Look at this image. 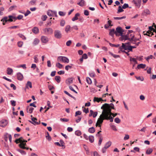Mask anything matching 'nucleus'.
<instances>
[{
  "instance_id": "obj_1",
  "label": "nucleus",
  "mask_w": 156,
  "mask_h": 156,
  "mask_svg": "<svg viewBox=\"0 0 156 156\" xmlns=\"http://www.w3.org/2000/svg\"><path fill=\"white\" fill-rule=\"evenodd\" d=\"M16 20V17L13 16L11 15H9L8 17L5 16L1 20V21L2 22L3 25H5L6 23L7 22H10L13 21L14 20L15 21Z\"/></svg>"
},
{
  "instance_id": "obj_2",
  "label": "nucleus",
  "mask_w": 156,
  "mask_h": 156,
  "mask_svg": "<svg viewBox=\"0 0 156 156\" xmlns=\"http://www.w3.org/2000/svg\"><path fill=\"white\" fill-rule=\"evenodd\" d=\"M105 119V112L102 111L101 114L98 119L97 122L96 124V127L98 126L101 127V124H102L103 122V120Z\"/></svg>"
},
{
  "instance_id": "obj_3",
  "label": "nucleus",
  "mask_w": 156,
  "mask_h": 156,
  "mask_svg": "<svg viewBox=\"0 0 156 156\" xmlns=\"http://www.w3.org/2000/svg\"><path fill=\"white\" fill-rule=\"evenodd\" d=\"M108 107L111 110V109H114V105L113 103H111L110 104L107 103H105L101 107V108L103 109V111L106 113L108 112V111L106 110V108Z\"/></svg>"
},
{
  "instance_id": "obj_4",
  "label": "nucleus",
  "mask_w": 156,
  "mask_h": 156,
  "mask_svg": "<svg viewBox=\"0 0 156 156\" xmlns=\"http://www.w3.org/2000/svg\"><path fill=\"white\" fill-rule=\"evenodd\" d=\"M57 60L58 62L64 63H68L69 62V60L68 58L65 56H59L57 58Z\"/></svg>"
},
{
  "instance_id": "obj_5",
  "label": "nucleus",
  "mask_w": 156,
  "mask_h": 156,
  "mask_svg": "<svg viewBox=\"0 0 156 156\" xmlns=\"http://www.w3.org/2000/svg\"><path fill=\"white\" fill-rule=\"evenodd\" d=\"M133 32L132 30H129L127 34L123 35L122 34V36H121L122 40H128L130 41V39H131V38L129 37V33H132Z\"/></svg>"
},
{
  "instance_id": "obj_6",
  "label": "nucleus",
  "mask_w": 156,
  "mask_h": 156,
  "mask_svg": "<svg viewBox=\"0 0 156 156\" xmlns=\"http://www.w3.org/2000/svg\"><path fill=\"white\" fill-rule=\"evenodd\" d=\"M55 37L57 39H60L62 37L61 31L58 30H55L54 33Z\"/></svg>"
},
{
  "instance_id": "obj_7",
  "label": "nucleus",
  "mask_w": 156,
  "mask_h": 156,
  "mask_svg": "<svg viewBox=\"0 0 156 156\" xmlns=\"http://www.w3.org/2000/svg\"><path fill=\"white\" fill-rule=\"evenodd\" d=\"M43 30L44 32L48 34H51L53 32L52 29L50 28H47L44 29Z\"/></svg>"
},
{
  "instance_id": "obj_8",
  "label": "nucleus",
  "mask_w": 156,
  "mask_h": 156,
  "mask_svg": "<svg viewBox=\"0 0 156 156\" xmlns=\"http://www.w3.org/2000/svg\"><path fill=\"white\" fill-rule=\"evenodd\" d=\"M8 123V121L6 119H3L0 121V126L4 127Z\"/></svg>"
},
{
  "instance_id": "obj_9",
  "label": "nucleus",
  "mask_w": 156,
  "mask_h": 156,
  "mask_svg": "<svg viewBox=\"0 0 156 156\" xmlns=\"http://www.w3.org/2000/svg\"><path fill=\"white\" fill-rule=\"evenodd\" d=\"M105 119L107 120H109L110 122H112L113 120V117H112L106 113H105Z\"/></svg>"
},
{
  "instance_id": "obj_10",
  "label": "nucleus",
  "mask_w": 156,
  "mask_h": 156,
  "mask_svg": "<svg viewBox=\"0 0 156 156\" xmlns=\"http://www.w3.org/2000/svg\"><path fill=\"white\" fill-rule=\"evenodd\" d=\"M106 109H107L106 110L108 111V112H106V113L111 116V115H112L113 116V117H115L118 114L117 113H112L111 110L108 107L106 108Z\"/></svg>"
},
{
  "instance_id": "obj_11",
  "label": "nucleus",
  "mask_w": 156,
  "mask_h": 156,
  "mask_svg": "<svg viewBox=\"0 0 156 156\" xmlns=\"http://www.w3.org/2000/svg\"><path fill=\"white\" fill-rule=\"evenodd\" d=\"M115 31L117 32V35L118 34V33H119L120 34V36H122L123 34V30L121 27H118L116 28V31Z\"/></svg>"
},
{
  "instance_id": "obj_12",
  "label": "nucleus",
  "mask_w": 156,
  "mask_h": 156,
  "mask_svg": "<svg viewBox=\"0 0 156 156\" xmlns=\"http://www.w3.org/2000/svg\"><path fill=\"white\" fill-rule=\"evenodd\" d=\"M31 120L33 121L32 124L34 125H38L40 124V121H39V122H37V119L36 118H32Z\"/></svg>"
},
{
  "instance_id": "obj_13",
  "label": "nucleus",
  "mask_w": 156,
  "mask_h": 156,
  "mask_svg": "<svg viewBox=\"0 0 156 156\" xmlns=\"http://www.w3.org/2000/svg\"><path fill=\"white\" fill-rule=\"evenodd\" d=\"M17 79L20 80L22 81L23 78V75L20 73H18L16 74Z\"/></svg>"
},
{
  "instance_id": "obj_14",
  "label": "nucleus",
  "mask_w": 156,
  "mask_h": 156,
  "mask_svg": "<svg viewBox=\"0 0 156 156\" xmlns=\"http://www.w3.org/2000/svg\"><path fill=\"white\" fill-rule=\"evenodd\" d=\"M41 41L44 43H47L48 41V38L47 37L45 36L41 37Z\"/></svg>"
},
{
  "instance_id": "obj_15",
  "label": "nucleus",
  "mask_w": 156,
  "mask_h": 156,
  "mask_svg": "<svg viewBox=\"0 0 156 156\" xmlns=\"http://www.w3.org/2000/svg\"><path fill=\"white\" fill-rule=\"evenodd\" d=\"M114 34H115L116 36L117 35V32L115 31V30L114 29H112L110 30L109 35L112 37H113L114 36Z\"/></svg>"
},
{
  "instance_id": "obj_16",
  "label": "nucleus",
  "mask_w": 156,
  "mask_h": 156,
  "mask_svg": "<svg viewBox=\"0 0 156 156\" xmlns=\"http://www.w3.org/2000/svg\"><path fill=\"white\" fill-rule=\"evenodd\" d=\"M128 46H126L124 43L122 44V45L119 47V49L120 50H122V49H124L125 50H127L128 49Z\"/></svg>"
},
{
  "instance_id": "obj_17",
  "label": "nucleus",
  "mask_w": 156,
  "mask_h": 156,
  "mask_svg": "<svg viewBox=\"0 0 156 156\" xmlns=\"http://www.w3.org/2000/svg\"><path fill=\"white\" fill-rule=\"evenodd\" d=\"M66 83L67 85H70L73 83V78H69L66 80Z\"/></svg>"
},
{
  "instance_id": "obj_18",
  "label": "nucleus",
  "mask_w": 156,
  "mask_h": 156,
  "mask_svg": "<svg viewBox=\"0 0 156 156\" xmlns=\"http://www.w3.org/2000/svg\"><path fill=\"white\" fill-rule=\"evenodd\" d=\"M29 87L31 88H32V84L31 82L28 81L26 84V88L28 89Z\"/></svg>"
},
{
  "instance_id": "obj_19",
  "label": "nucleus",
  "mask_w": 156,
  "mask_h": 156,
  "mask_svg": "<svg viewBox=\"0 0 156 156\" xmlns=\"http://www.w3.org/2000/svg\"><path fill=\"white\" fill-rule=\"evenodd\" d=\"M32 32L35 34H37L39 33V29L37 27H34L32 30Z\"/></svg>"
},
{
  "instance_id": "obj_20",
  "label": "nucleus",
  "mask_w": 156,
  "mask_h": 156,
  "mask_svg": "<svg viewBox=\"0 0 156 156\" xmlns=\"http://www.w3.org/2000/svg\"><path fill=\"white\" fill-rule=\"evenodd\" d=\"M80 15V14L79 13H77L75 15L74 17L72 19V20L73 21H74L76 20H77L78 18V17Z\"/></svg>"
},
{
  "instance_id": "obj_21",
  "label": "nucleus",
  "mask_w": 156,
  "mask_h": 156,
  "mask_svg": "<svg viewBox=\"0 0 156 156\" xmlns=\"http://www.w3.org/2000/svg\"><path fill=\"white\" fill-rule=\"evenodd\" d=\"M146 66V65L145 64H140L138 65L137 68L138 69L141 68L144 69Z\"/></svg>"
},
{
  "instance_id": "obj_22",
  "label": "nucleus",
  "mask_w": 156,
  "mask_h": 156,
  "mask_svg": "<svg viewBox=\"0 0 156 156\" xmlns=\"http://www.w3.org/2000/svg\"><path fill=\"white\" fill-rule=\"evenodd\" d=\"M7 73L8 75L11 74L13 72L12 69L10 68H7Z\"/></svg>"
},
{
  "instance_id": "obj_23",
  "label": "nucleus",
  "mask_w": 156,
  "mask_h": 156,
  "mask_svg": "<svg viewBox=\"0 0 156 156\" xmlns=\"http://www.w3.org/2000/svg\"><path fill=\"white\" fill-rule=\"evenodd\" d=\"M94 101H97L98 102H99L101 101H103V100L101 98H96L94 97Z\"/></svg>"
},
{
  "instance_id": "obj_24",
  "label": "nucleus",
  "mask_w": 156,
  "mask_h": 156,
  "mask_svg": "<svg viewBox=\"0 0 156 156\" xmlns=\"http://www.w3.org/2000/svg\"><path fill=\"white\" fill-rule=\"evenodd\" d=\"M47 14L49 16H53V11L51 10H48L47 12Z\"/></svg>"
},
{
  "instance_id": "obj_25",
  "label": "nucleus",
  "mask_w": 156,
  "mask_h": 156,
  "mask_svg": "<svg viewBox=\"0 0 156 156\" xmlns=\"http://www.w3.org/2000/svg\"><path fill=\"white\" fill-rule=\"evenodd\" d=\"M85 4V1L84 0H81L80 1L77 3V4L81 6H83Z\"/></svg>"
},
{
  "instance_id": "obj_26",
  "label": "nucleus",
  "mask_w": 156,
  "mask_h": 156,
  "mask_svg": "<svg viewBox=\"0 0 156 156\" xmlns=\"http://www.w3.org/2000/svg\"><path fill=\"white\" fill-rule=\"evenodd\" d=\"M112 144V142L111 141L107 142L105 145L104 147L107 149L110 147Z\"/></svg>"
},
{
  "instance_id": "obj_27",
  "label": "nucleus",
  "mask_w": 156,
  "mask_h": 156,
  "mask_svg": "<svg viewBox=\"0 0 156 156\" xmlns=\"http://www.w3.org/2000/svg\"><path fill=\"white\" fill-rule=\"evenodd\" d=\"M153 149L151 148H148L146 151V153L147 154H150L152 152Z\"/></svg>"
},
{
  "instance_id": "obj_28",
  "label": "nucleus",
  "mask_w": 156,
  "mask_h": 156,
  "mask_svg": "<svg viewBox=\"0 0 156 156\" xmlns=\"http://www.w3.org/2000/svg\"><path fill=\"white\" fill-rule=\"evenodd\" d=\"M88 132L91 133H93L95 132V129L94 127L90 128L88 129Z\"/></svg>"
},
{
  "instance_id": "obj_29",
  "label": "nucleus",
  "mask_w": 156,
  "mask_h": 156,
  "mask_svg": "<svg viewBox=\"0 0 156 156\" xmlns=\"http://www.w3.org/2000/svg\"><path fill=\"white\" fill-rule=\"evenodd\" d=\"M134 37V35H133L132 36V37L131 38V39H130L131 41H133L134 42H136L137 41L139 40V38H135Z\"/></svg>"
},
{
  "instance_id": "obj_30",
  "label": "nucleus",
  "mask_w": 156,
  "mask_h": 156,
  "mask_svg": "<svg viewBox=\"0 0 156 156\" xmlns=\"http://www.w3.org/2000/svg\"><path fill=\"white\" fill-rule=\"evenodd\" d=\"M18 35L20 37V38H22V39L23 40H26V37L24 36L23 35L19 33L18 34Z\"/></svg>"
},
{
  "instance_id": "obj_31",
  "label": "nucleus",
  "mask_w": 156,
  "mask_h": 156,
  "mask_svg": "<svg viewBox=\"0 0 156 156\" xmlns=\"http://www.w3.org/2000/svg\"><path fill=\"white\" fill-rule=\"evenodd\" d=\"M89 141L91 143H92L94 141V137L93 136H90L89 137Z\"/></svg>"
},
{
  "instance_id": "obj_32",
  "label": "nucleus",
  "mask_w": 156,
  "mask_h": 156,
  "mask_svg": "<svg viewBox=\"0 0 156 156\" xmlns=\"http://www.w3.org/2000/svg\"><path fill=\"white\" fill-rule=\"evenodd\" d=\"M55 79L58 83H60L61 81V77L59 76H56Z\"/></svg>"
},
{
  "instance_id": "obj_33",
  "label": "nucleus",
  "mask_w": 156,
  "mask_h": 156,
  "mask_svg": "<svg viewBox=\"0 0 156 156\" xmlns=\"http://www.w3.org/2000/svg\"><path fill=\"white\" fill-rule=\"evenodd\" d=\"M56 66L59 69H61L63 67V65L60 63L57 62L56 63Z\"/></svg>"
},
{
  "instance_id": "obj_34",
  "label": "nucleus",
  "mask_w": 156,
  "mask_h": 156,
  "mask_svg": "<svg viewBox=\"0 0 156 156\" xmlns=\"http://www.w3.org/2000/svg\"><path fill=\"white\" fill-rule=\"evenodd\" d=\"M118 10L117 13H119L123 12L124 11V10L122 8L121 6L120 5L119 6L118 8Z\"/></svg>"
},
{
  "instance_id": "obj_35",
  "label": "nucleus",
  "mask_w": 156,
  "mask_h": 156,
  "mask_svg": "<svg viewBox=\"0 0 156 156\" xmlns=\"http://www.w3.org/2000/svg\"><path fill=\"white\" fill-rule=\"evenodd\" d=\"M109 53L113 57L115 58H117L120 57V56L119 55L114 54L111 52H109Z\"/></svg>"
},
{
  "instance_id": "obj_36",
  "label": "nucleus",
  "mask_w": 156,
  "mask_h": 156,
  "mask_svg": "<svg viewBox=\"0 0 156 156\" xmlns=\"http://www.w3.org/2000/svg\"><path fill=\"white\" fill-rule=\"evenodd\" d=\"M126 16H124L121 17H114V19L115 20H120L126 18Z\"/></svg>"
},
{
  "instance_id": "obj_37",
  "label": "nucleus",
  "mask_w": 156,
  "mask_h": 156,
  "mask_svg": "<svg viewBox=\"0 0 156 156\" xmlns=\"http://www.w3.org/2000/svg\"><path fill=\"white\" fill-rule=\"evenodd\" d=\"M70 26L69 25H67L65 27V31L67 33L70 30Z\"/></svg>"
},
{
  "instance_id": "obj_38",
  "label": "nucleus",
  "mask_w": 156,
  "mask_h": 156,
  "mask_svg": "<svg viewBox=\"0 0 156 156\" xmlns=\"http://www.w3.org/2000/svg\"><path fill=\"white\" fill-rule=\"evenodd\" d=\"M22 137H21L20 138H19L18 139H16L15 141V142L16 143V144H18L19 142H21L22 141Z\"/></svg>"
},
{
  "instance_id": "obj_39",
  "label": "nucleus",
  "mask_w": 156,
  "mask_h": 156,
  "mask_svg": "<svg viewBox=\"0 0 156 156\" xmlns=\"http://www.w3.org/2000/svg\"><path fill=\"white\" fill-rule=\"evenodd\" d=\"M46 133L47 135L46 136V138L49 141L51 140V136H50L48 133V132H47Z\"/></svg>"
},
{
  "instance_id": "obj_40",
  "label": "nucleus",
  "mask_w": 156,
  "mask_h": 156,
  "mask_svg": "<svg viewBox=\"0 0 156 156\" xmlns=\"http://www.w3.org/2000/svg\"><path fill=\"white\" fill-rule=\"evenodd\" d=\"M86 81L87 83L89 84H90L92 83V81L91 79L88 77L86 78Z\"/></svg>"
},
{
  "instance_id": "obj_41",
  "label": "nucleus",
  "mask_w": 156,
  "mask_h": 156,
  "mask_svg": "<svg viewBox=\"0 0 156 156\" xmlns=\"http://www.w3.org/2000/svg\"><path fill=\"white\" fill-rule=\"evenodd\" d=\"M109 45L112 47H118L120 46L119 44H112L110 43H109Z\"/></svg>"
},
{
  "instance_id": "obj_42",
  "label": "nucleus",
  "mask_w": 156,
  "mask_h": 156,
  "mask_svg": "<svg viewBox=\"0 0 156 156\" xmlns=\"http://www.w3.org/2000/svg\"><path fill=\"white\" fill-rule=\"evenodd\" d=\"M75 134L77 136H80L81 134V132L80 130H77L75 131Z\"/></svg>"
},
{
  "instance_id": "obj_43",
  "label": "nucleus",
  "mask_w": 156,
  "mask_h": 156,
  "mask_svg": "<svg viewBox=\"0 0 156 156\" xmlns=\"http://www.w3.org/2000/svg\"><path fill=\"white\" fill-rule=\"evenodd\" d=\"M115 122L117 123H119L121 122V120L118 118H116L114 119Z\"/></svg>"
},
{
  "instance_id": "obj_44",
  "label": "nucleus",
  "mask_w": 156,
  "mask_h": 156,
  "mask_svg": "<svg viewBox=\"0 0 156 156\" xmlns=\"http://www.w3.org/2000/svg\"><path fill=\"white\" fill-rule=\"evenodd\" d=\"M39 41V39H37L35 38L34 40V41L33 42V44L34 45H36L38 43Z\"/></svg>"
},
{
  "instance_id": "obj_45",
  "label": "nucleus",
  "mask_w": 156,
  "mask_h": 156,
  "mask_svg": "<svg viewBox=\"0 0 156 156\" xmlns=\"http://www.w3.org/2000/svg\"><path fill=\"white\" fill-rule=\"evenodd\" d=\"M28 108H29V110L28 112L30 113H31L32 112L33 110L34 109V108L33 107L29 108V107H27V109H28Z\"/></svg>"
},
{
  "instance_id": "obj_46",
  "label": "nucleus",
  "mask_w": 156,
  "mask_h": 156,
  "mask_svg": "<svg viewBox=\"0 0 156 156\" xmlns=\"http://www.w3.org/2000/svg\"><path fill=\"white\" fill-rule=\"evenodd\" d=\"M59 142L60 143V144L61 145V146L64 147V148H65V143L62 140H60L59 141Z\"/></svg>"
},
{
  "instance_id": "obj_47",
  "label": "nucleus",
  "mask_w": 156,
  "mask_h": 156,
  "mask_svg": "<svg viewBox=\"0 0 156 156\" xmlns=\"http://www.w3.org/2000/svg\"><path fill=\"white\" fill-rule=\"evenodd\" d=\"M23 44V42L21 41H19L17 43L18 46L19 47H21Z\"/></svg>"
},
{
  "instance_id": "obj_48",
  "label": "nucleus",
  "mask_w": 156,
  "mask_h": 156,
  "mask_svg": "<svg viewBox=\"0 0 156 156\" xmlns=\"http://www.w3.org/2000/svg\"><path fill=\"white\" fill-rule=\"evenodd\" d=\"M37 55H36L34 57V62L35 63H37L38 61V59L37 58Z\"/></svg>"
},
{
  "instance_id": "obj_49",
  "label": "nucleus",
  "mask_w": 156,
  "mask_h": 156,
  "mask_svg": "<svg viewBox=\"0 0 156 156\" xmlns=\"http://www.w3.org/2000/svg\"><path fill=\"white\" fill-rule=\"evenodd\" d=\"M17 150L22 154H26V152L23 150L20 149H18Z\"/></svg>"
},
{
  "instance_id": "obj_50",
  "label": "nucleus",
  "mask_w": 156,
  "mask_h": 156,
  "mask_svg": "<svg viewBox=\"0 0 156 156\" xmlns=\"http://www.w3.org/2000/svg\"><path fill=\"white\" fill-rule=\"evenodd\" d=\"M65 23V22L64 20H61L60 22V25L62 27H63L64 26Z\"/></svg>"
},
{
  "instance_id": "obj_51",
  "label": "nucleus",
  "mask_w": 156,
  "mask_h": 156,
  "mask_svg": "<svg viewBox=\"0 0 156 156\" xmlns=\"http://www.w3.org/2000/svg\"><path fill=\"white\" fill-rule=\"evenodd\" d=\"M111 127L113 130L115 131H116L117 130V129L115 126L114 125H111Z\"/></svg>"
},
{
  "instance_id": "obj_52",
  "label": "nucleus",
  "mask_w": 156,
  "mask_h": 156,
  "mask_svg": "<svg viewBox=\"0 0 156 156\" xmlns=\"http://www.w3.org/2000/svg\"><path fill=\"white\" fill-rule=\"evenodd\" d=\"M128 7L129 5L128 4L125 3L122 6V8L123 9H125L126 8Z\"/></svg>"
},
{
  "instance_id": "obj_53",
  "label": "nucleus",
  "mask_w": 156,
  "mask_h": 156,
  "mask_svg": "<svg viewBox=\"0 0 156 156\" xmlns=\"http://www.w3.org/2000/svg\"><path fill=\"white\" fill-rule=\"evenodd\" d=\"M47 18V16L46 15H44L42 16L41 19L42 20L44 21L46 20Z\"/></svg>"
},
{
  "instance_id": "obj_54",
  "label": "nucleus",
  "mask_w": 156,
  "mask_h": 156,
  "mask_svg": "<svg viewBox=\"0 0 156 156\" xmlns=\"http://www.w3.org/2000/svg\"><path fill=\"white\" fill-rule=\"evenodd\" d=\"M132 2L137 6H138V5H139V3L137 1H136L135 0H133Z\"/></svg>"
},
{
  "instance_id": "obj_55",
  "label": "nucleus",
  "mask_w": 156,
  "mask_h": 156,
  "mask_svg": "<svg viewBox=\"0 0 156 156\" xmlns=\"http://www.w3.org/2000/svg\"><path fill=\"white\" fill-rule=\"evenodd\" d=\"M72 43V41L71 40H69L66 43V45L67 46H69Z\"/></svg>"
},
{
  "instance_id": "obj_56",
  "label": "nucleus",
  "mask_w": 156,
  "mask_h": 156,
  "mask_svg": "<svg viewBox=\"0 0 156 156\" xmlns=\"http://www.w3.org/2000/svg\"><path fill=\"white\" fill-rule=\"evenodd\" d=\"M11 104L13 106H15L16 105V101L14 100H11L10 101Z\"/></svg>"
},
{
  "instance_id": "obj_57",
  "label": "nucleus",
  "mask_w": 156,
  "mask_h": 156,
  "mask_svg": "<svg viewBox=\"0 0 156 156\" xmlns=\"http://www.w3.org/2000/svg\"><path fill=\"white\" fill-rule=\"evenodd\" d=\"M81 114V112L80 111H77L76 112L75 116H76L78 115H80Z\"/></svg>"
},
{
  "instance_id": "obj_58",
  "label": "nucleus",
  "mask_w": 156,
  "mask_h": 156,
  "mask_svg": "<svg viewBox=\"0 0 156 156\" xmlns=\"http://www.w3.org/2000/svg\"><path fill=\"white\" fill-rule=\"evenodd\" d=\"M72 68V66H69V65H67L65 66V69L67 71L69 69H71Z\"/></svg>"
},
{
  "instance_id": "obj_59",
  "label": "nucleus",
  "mask_w": 156,
  "mask_h": 156,
  "mask_svg": "<svg viewBox=\"0 0 156 156\" xmlns=\"http://www.w3.org/2000/svg\"><path fill=\"white\" fill-rule=\"evenodd\" d=\"M36 2V0H32L30 2V3L31 5H34Z\"/></svg>"
},
{
  "instance_id": "obj_60",
  "label": "nucleus",
  "mask_w": 156,
  "mask_h": 156,
  "mask_svg": "<svg viewBox=\"0 0 156 156\" xmlns=\"http://www.w3.org/2000/svg\"><path fill=\"white\" fill-rule=\"evenodd\" d=\"M23 18V16L22 15H19L17 17H16V20L17 19L20 20L22 19Z\"/></svg>"
},
{
  "instance_id": "obj_61",
  "label": "nucleus",
  "mask_w": 156,
  "mask_h": 156,
  "mask_svg": "<svg viewBox=\"0 0 156 156\" xmlns=\"http://www.w3.org/2000/svg\"><path fill=\"white\" fill-rule=\"evenodd\" d=\"M144 12L146 13L147 14H150V12L148 9H146L144 10Z\"/></svg>"
},
{
  "instance_id": "obj_62",
  "label": "nucleus",
  "mask_w": 156,
  "mask_h": 156,
  "mask_svg": "<svg viewBox=\"0 0 156 156\" xmlns=\"http://www.w3.org/2000/svg\"><path fill=\"white\" fill-rule=\"evenodd\" d=\"M59 15L60 16H64L65 15V13L62 11H59L58 12Z\"/></svg>"
},
{
  "instance_id": "obj_63",
  "label": "nucleus",
  "mask_w": 156,
  "mask_h": 156,
  "mask_svg": "<svg viewBox=\"0 0 156 156\" xmlns=\"http://www.w3.org/2000/svg\"><path fill=\"white\" fill-rule=\"evenodd\" d=\"M58 73L59 75L63 74L65 73V71L63 70H61L58 72Z\"/></svg>"
},
{
  "instance_id": "obj_64",
  "label": "nucleus",
  "mask_w": 156,
  "mask_h": 156,
  "mask_svg": "<svg viewBox=\"0 0 156 156\" xmlns=\"http://www.w3.org/2000/svg\"><path fill=\"white\" fill-rule=\"evenodd\" d=\"M82 57L85 59H87V56L86 54H84L83 55Z\"/></svg>"
}]
</instances>
